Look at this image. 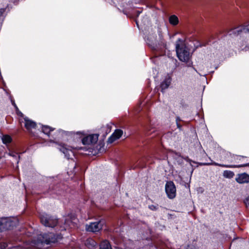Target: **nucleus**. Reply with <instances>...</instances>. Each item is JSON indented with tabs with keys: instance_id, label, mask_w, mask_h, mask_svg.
I'll return each instance as SVG.
<instances>
[{
	"instance_id": "1",
	"label": "nucleus",
	"mask_w": 249,
	"mask_h": 249,
	"mask_svg": "<svg viewBox=\"0 0 249 249\" xmlns=\"http://www.w3.org/2000/svg\"><path fill=\"white\" fill-rule=\"evenodd\" d=\"M59 235H55L52 233L38 234L36 239H34L31 242L23 243L21 246H9L6 243H0V249H48L52 243L57 241L60 238Z\"/></svg>"
},
{
	"instance_id": "2",
	"label": "nucleus",
	"mask_w": 249,
	"mask_h": 249,
	"mask_svg": "<svg viewBox=\"0 0 249 249\" xmlns=\"http://www.w3.org/2000/svg\"><path fill=\"white\" fill-rule=\"evenodd\" d=\"M158 38L152 31L145 37L147 44L153 50H156L159 46H164L165 41L163 38L162 33L160 30H158Z\"/></svg>"
},
{
	"instance_id": "3",
	"label": "nucleus",
	"mask_w": 249,
	"mask_h": 249,
	"mask_svg": "<svg viewBox=\"0 0 249 249\" xmlns=\"http://www.w3.org/2000/svg\"><path fill=\"white\" fill-rule=\"evenodd\" d=\"M176 51L179 60L182 62H188L189 60L191 54L189 49L186 46L183 40L180 38H178L176 41Z\"/></svg>"
},
{
	"instance_id": "4",
	"label": "nucleus",
	"mask_w": 249,
	"mask_h": 249,
	"mask_svg": "<svg viewBox=\"0 0 249 249\" xmlns=\"http://www.w3.org/2000/svg\"><path fill=\"white\" fill-rule=\"evenodd\" d=\"M40 219L41 223L45 227L54 228L57 224V219L51 216L46 213H43L40 215Z\"/></svg>"
},
{
	"instance_id": "5",
	"label": "nucleus",
	"mask_w": 249,
	"mask_h": 249,
	"mask_svg": "<svg viewBox=\"0 0 249 249\" xmlns=\"http://www.w3.org/2000/svg\"><path fill=\"white\" fill-rule=\"evenodd\" d=\"M17 220H12L10 218H3L0 220V232L2 230H7L13 228L17 224Z\"/></svg>"
},
{
	"instance_id": "6",
	"label": "nucleus",
	"mask_w": 249,
	"mask_h": 249,
	"mask_svg": "<svg viewBox=\"0 0 249 249\" xmlns=\"http://www.w3.org/2000/svg\"><path fill=\"white\" fill-rule=\"evenodd\" d=\"M58 149L61 151L64 155L65 157L67 159H72V157H74V153L72 151V149H80V148L79 147H74L72 146H67L65 144H60L59 145Z\"/></svg>"
},
{
	"instance_id": "7",
	"label": "nucleus",
	"mask_w": 249,
	"mask_h": 249,
	"mask_svg": "<svg viewBox=\"0 0 249 249\" xmlns=\"http://www.w3.org/2000/svg\"><path fill=\"white\" fill-rule=\"evenodd\" d=\"M165 192L167 197L170 199H173L176 196V188L173 181H167L165 186Z\"/></svg>"
},
{
	"instance_id": "8",
	"label": "nucleus",
	"mask_w": 249,
	"mask_h": 249,
	"mask_svg": "<svg viewBox=\"0 0 249 249\" xmlns=\"http://www.w3.org/2000/svg\"><path fill=\"white\" fill-rule=\"evenodd\" d=\"M98 137L99 135L97 134L89 135L82 138V142L84 145L94 144L98 141Z\"/></svg>"
},
{
	"instance_id": "9",
	"label": "nucleus",
	"mask_w": 249,
	"mask_h": 249,
	"mask_svg": "<svg viewBox=\"0 0 249 249\" xmlns=\"http://www.w3.org/2000/svg\"><path fill=\"white\" fill-rule=\"evenodd\" d=\"M102 228L100 222H91L86 226V230L88 231L96 232L100 231Z\"/></svg>"
},
{
	"instance_id": "10",
	"label": "nucleus",
	"mask_w": 249,
	"mask_h": 249,
	"mask_svg": "<svg viewBox=\"0 0 249 249\" xmlns=\"http://www.w3.org/2000/svg\"><path fill=\"white\" fill-rule=\"evenodd\" d=\"M248 163H242L239 165H228V164H223L216 163L215 162H211L210 163H201L200 165H213L215 166H218L226 168H239L241 167H245L248 165Z\"/></svg>"
},
{
	"instance_id": "11",
	"label": "nucleus",
	"mask_w": 249,
	"mask_h": 249,
	"mask_svg": "<svg viewBox=\"0 0 249 249\" xmlns=\"http://www.w3.org/2000/svg\"><path fill=\"white\" fill-rule=\"evenodd\" d=\"M249 33V24L246 26H243L235 28L230 31V35L232 34L238 35L241 33Z\"/></svg>"
},
{
	"instance_id": "12",
	"label": "nucleus",
	"mask_w": 249,
	"mask_h": 249,
	"mask_svg": "<svg viewBox=\"0 0 249 249\" xmlns=\"http://www.w3.org/2000/svg\"><path fill=\"white\" fill-rule=\"evenodd\" d=\"M123 132L121 129H116L114 133L109 137L107 142L109 143L113 142L116 140L119 139L123 135Z\"/></svg>"
},
{
	"instance_id": "13",
	"label": "nucleus",
	"mask_w": 249,
	"mask_h": 249,
	"mask_svg": "<svg viewBox=\"0 0 249 249\" xmlns=\"http://www.w3.org/2000/svg\"><path fill=\"white\" fill-rule=\"evenodd\" d=\"M235 180L240 184L248 183L249 182V175L246 173L238 174Z\"/></svg>"
},
{
	"instance_id": "14",
	"label": "nucleus",
	"mask_w": 249,
	"mask_h": 249,
	"mask_svg": "<svg viewBox=\"0 0 249 249\" xmlns=\"http://www.w3.org/2000/svg\"><path fill=\"white\" fill-rule=\"evenodd\" d=\"M25 127L29 131H30L32 129L35 128L36 125V122L29 119L27 118L24 119Z\"/></svg>"
},
{
	"instance_id": "15",
	"label": "nucleus",
	"mask_w": 249,
	"mask_h": 249,
	"mask_svg": "<svg viewBox=\"0 0 249 249\" xmlns=\"http://www.w3.org/2000/svg\"><path fill=\"white\" fill-rule=\"evenodd\" d=\"M60 133H64V134H66V135H73V137L76 138H82V137H83V136H85V133L84 132H81V131H78V132H66V131H63L62 130H60L59 131Z\"/></svg>"
},
{
	"instance_id": "16",
	"label": "nucleus",
	"mask_w": 249,
	"mask_h": 249,
	"mask_svg": "<svg viewBox=\"0 0 249 249\" xmlns=\"http://www.w3.org/2000/svg\"><path fill=\"white\" fill-rule=\"evenodd\" d=\"M171 82V78L169 76L166 77L164 80L161 83L160 85L161 91H163L164 89H167L170 85Z\"/></svg>"
},
{
	"instance_id": "17",
	"label": "nucleus",
	"mask_w": 249,
	"mask_h": 249,
	"mask_svg": "<svg viewBox=\"0 0 249 249\" xmlns=\"http://www.w3.org/2000/svg\"><path fill=\"white\" fill-rule=\"evenodd\" d=\"M54 128H52L48 125H42V131L43 133L47 136H49V134L50 132L54 130Z\"/></svg>"
},
{
	"instance_id": "18",
	"label": "nucleus",
	"mask_w": 249,
	"mask_h": 249,
	"mask_svg": "<svg viewBox=\"0 0 249 249\" xmlns=\"http://www.w3.org/2000/svg\"><path fill=\"white\" fill-rule=\"evenodd\" d=\"M169 23L172 25H176L178 23V18L175 15H172L169 18Z\"/></svg>"
},
{
	"instance_id": "19",
	"label": "nucleus",
	"mask_w": 249,
	"mask_h": 249,
	"mask_svg": "<svg viewBox=\"0 0 249 249\" xmlns=\"http://www.w3.org/2000/svg\"><path fill=\"white\" fill-rule=\"evenodd\" d=\"M100 249H112V248L109 242L105 240L100 244Z\"/></svg>"
},
{
	"instance_id": "20",
	"label": "nucleus",
	"mask_w": 249,
	"mask_h": 249,
	"mask_svg": "<svg viewBox=\"0 0 249 249\" xmlns=\"http://www.w3.org/2000/svg\"><path fill=\"white\" fill-rule=\"evenodd\" d=\"M223 176L225 178H231L234 177V174L232 171L225 170L223 172Z\"/></svg>"
},
{
	"instance_id": "21",
	"label": "nucleus",
	"mask_w": 249,
	"mask_h": 249,
	"mask_svg": "<svg viewBox=\"0 0 249 249\" xmlns=\"http://www.w3.org/2000/svg\"><path fill=\"white\" fill-rule=\"evenodd\" d=\"M1 139H2L3 143L4 144L9 143L12 141L11 137L9 135L3 136Z\"/></svg>"
},
{
	"instance_id": "22",
	"label": "nucleus",
	"mask_w": 249,
	"mask_h": 249,
	"mask_svg": "<svg viewBox=\"0 0 249 249\" xmlns=\"http://www.w3.org/2000/svg\"><path fill=\"white\" fill-rule=\"evenodd\" d=\"M86 245L88 246H89L90 245L91 247H94L96 246L97 243L93 240L89 239L86 241Z\"/></svg>"
},
{
	"instance_id": "23",
	"label": "nucleus",
	"mask_w": 249,
	"mask_h": 249,
	"mask_svg": "<svg viewBox=\"0 0 249 249\" xmlns=\"http://www.w3.org/2000/svg\"><path fill=\"white\" fill-rule=\"evenodd\" d=\"M9 155L13 157L15 159V160L17 162V163L18 164L19 162V159H20L19 155H18V153H16L15 152H11V153H9Z\"/></svg>"
},
{
	"instance_id": "24",
	"label": "nucleus",
	"mask_w": 249,
	"mask_h": 249,
	"mask_svg": "<svg viewBox=\"0 0 249 249\" xmlns=\"http://www.w3.org/2000/svg\"><path fill=\"white\" fill-rule=\"evenodd\" d=\"M111 126L110 124H107L106 126L102 128L104 130H106L105 135H107L111 131Z\"/></svg>"
},
{
	"instance_id": "25",
	"label": "nucleus",
	"mask_w": 249,
	"mask_h": 249,
	"mask_svg": "<svg viewBox=\"0 0 249 249\" xmlns=\"http://www.w3.org/2000/svg\"><path fill=\"white\" fill-rule=\"evenodd\" d=\"M4 11V10L3 9H0V27L1 26L4 19V16L3 15Z\"/></svg>"
},
{
	"instance_id": "26",
	"label": "nucleus",
	"mask_w": 249,
	"mask_h": 249,
	"mask_svg": "<svg viewBox=\"0 0 249 249\" xmlns=\"http://www.w3.org/2000/svg\"><path fill=\"white\" fill-rule=\"evenodd\" d=\"M244 203L247 207H249V196L245 199Z\"/></svg>"
},
{
	"instance_id": "27",
	"label": "nucleus",
	"mask_w": 249,
	"mask_h": 249,
	"mask_svg": "<svg viewBox=\"0 0 249 249\" xmlns=\"http://www.w3.org/2000/svg\"><path fill=\"white\" fill-rule=\"evenodd\" d=\"M149 208L150 209L152 210H156L157 209V208L156 206L151 205L149 206Z\"/></svg>"
},
{
	"instance_id": "28",
	"label": "nucleus",
	"mask_w": 249,
	"mask_h": 249,
	"mask_svg": "<svg viewBox=\"0 0 249 249\" xmlns=\"http://www.w3.org/2000/svg\"><path fill=\"white\" fill-rule=\"evenodd\" d=\"M180 118L179 117H178L176 119V121H177V126H178V127L180 128V125L178 124V121H180Z\"/></svg>"
},
{
	"instance_id": "29",
	"label": "nucleus",
	"mask_w": 249,
	"mask_h": 249,
	"mask_svg": "<svg viewBox=\"0 0 249 249\" xmlns=\"http://www.w3.org/2000/svg\"><path fill=\"white\" fill-rule=\"evenodd\" d=\"M12 105L14 106L16 110H18V108L14 102H12Z\"/></svg>"
},
{
	"instance_id": "30",
	"label": "nucleus",
	"mask_w": 249,
	"mask_h": 249,
	"mask_svg": "<svg viewBox=\"0 0 249 249\" xmlns=\"http://www.w3.org/2000/svg\"><path fill=\"white\" fill-rule=\"evenodd\" d=\"M141 13H142V11H140V10L137 11V16H138Z\"/></svg>"
},
{
	"instance_id": "31",
	"label": "nucleus",
	"mask_w": 249,
	"mask_h": 249,
	"mask_svg": "<svg viewBox=\"0 0 249 249\" xmlns=\"http://www.w3.org/2000/svg\"><path fill=\"white\" fill-rule=\"evenodd\" d=\"M238 159H239V160H240L241 159H244V158L242 156H238Z\"/></svg>"
},
{
	"instance_id": "32",
	"label": "nucleus",
	"mask_w": 249,
	"mask_h": 249,
	"mask_svg": "<svg viewBox=\"0 0 249 249\" xmlns=\"http://www.w3.org/2000/svg\"><path fill=\"white\" fill-rule=\"evenodd\" d=\"M247 48H249V47H248V46H246L245 48L243 49V50H244V49H245V51H247Z\"/></svg>"
},
{
	"instance_id": "33",
	"label": "nucleus",
	"mask_w": 249,
	"mask_h": 249,
	"mask_svg": "<svg viewBox=\"0 0 249 249\" xmlns=\"http://www.w3.org/2000/svg\"><path fill=\"white\" fill-rule=\"evenodd\" d=\"M144 128H145V129L146 130H147V128L146 127V126H144Z\"/></svg>"
},
{
	"instance_id": "34",
	"label": "nucleus",
	"mask_w": 249,
	"mask_h": 249,
	"mask_svg": "<svg viewBox=\"0 0 249 249\" xmlns=\"http://www.w3.org/2000/svg\"><path fill=\"white\" fill-rule=\"evenodd\" d=\"M189 248H190V247H189V246H188V248H187V249H189Z\"/></svg>"
}]
</instances>
